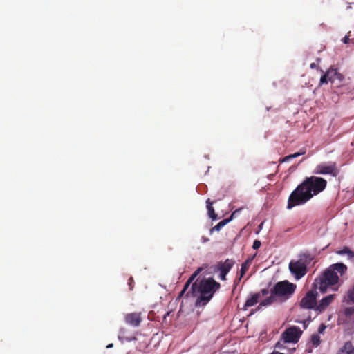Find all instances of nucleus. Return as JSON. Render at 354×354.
Instances as JSON below:
<instances>
[{
    "mask_svg": "<svg viewBox=\"0 0 354 354\" xmlns=\"http://www.w3.org/2000/svg\"><path fill=\"white\" fill-rule=\"evenodd\" d=\"M241 209L242 208H239L234 211L227 219H230L231 221L234 218L237 216V214L241 212Z\"/></svg>",
    "mask_w": 354,
    "mask_h": 354,
    "instance_id": "nucleus-25",
    "label": "nucleus"
},
{
    "mask_svg": "<svg viewBox=\"0 0 354 354\" xmlns=\"http://www.w3.org/2000/svg\"><path fill=\"white\" fill-rule=\"evenodd\" d=\"M124 330V329H120V333H121L122 332H123Z\"/></svg>",
    "mask_w": 354,
    "mask_h": 354,
    "instance_id": "nucleus-35",
    "label": "nucleus"
},
{
    "mask_svg": "<svg viewBox=\"0 0 354 354\" xmlns=\"http://www.w3.org/2000/svg\"><path fill=\"white\" fill-rule=\"evenodd\" d=\"M268 292H268V289H263V290H261V293H262V295H263V296H265V295H268Z\"/></svg>",
    "mask_w": 354,
    "mask_h": 354,
    "instance_id": "nucleus-31",
    "label": "nucleus"
},
{
    "mask_svg": "<svg viewBox=\"0 0 354 354\" xmlns=\"http://www.w3.org/2000/svg\"><path fill=\"white\" fill-rule=\"evenodd\" d=\"M207 265L205 264L199 267L190 276L185 283L179 297L185 295L186 297H197L196 306H205L213 297L214 293L221 288L219 283L216 282L213 278H203L198 283L195 281L192 283L195 278L203 270L207 268Z\"/></svg>",
    "mask_w": 354,
    "mask_h": 354,
    "instance_id": "nucleus-1",
    "label": "nucleus"
},
{
    "mask_svg": "<svg viewBox=\"0 0 354 354\" xmlns=\"http://www.w3.org/2000/svg\"><path fill=\"white\" fill-rule=\"evenodd\" d=\"M326 185L327 181L322 177H306L289 196L287 208L290 209L305 204L314 196L324 191Z\"/></svg>",
    "mask_w": 354,
    "mask_h": 354,
    "instance_id": "nucleus-2",
    "label": "nucleus"
},
{
    "mask_svg": "<svg viewBox=\"0 0 354 354\" xmlns=\"http://www.w3.org/2000/svg\"><path fill=\"white\" fill-rule=\"evenodd\" d=\"M234 263V261L229 259H226L223 263L219 262L218 263L214 270L220 272L219 277L221 280H226V275L233 267Z\"/></svg>",
    "mask_w": 354,
    "mask_h": 354,
    "instance_id": "nucleus-9",
    "label": "nucleus"
},
{
    "mask_svg": "<svg viewBox=\"0 0 354 354\" xmlns=\"http://www.w3.org/2000/svg\"><path fill=\"white\" fill-rule=\"evenodd\" d=\"M125 322L133 327H138L140 326L142 318L140 313H127L124 316Z\"/></svg>",
    "mask_w": 354,
    "mask_h": 354,
    "instance_id": "nucleus-11",
    "label": "nucleus"
},
{
    "mask_svg": "<svg viewBox=\"0 0 354 354\" xmlns=\"http://www.w3.org/2000/svg\"><path fill=\"white\" fill-rule=\"evenodd\" d=\"M346 271L347 267L344 263L333 264L324 271L321 277L315 280L313 286L315 289H319L321 292L325 293L329 286L339 282V279L337 274L339 273L342 277Z\"/></svg>",
    "mask_w": 354,
    "mask_h": 354,
    "instance_id": "nucleus-3",
    "label": "nucleus"
},
{
    "mask_svg": "<svg viewBox=\"0 0 354 354\" xmlns=\"http://www.w3.org/2000/svg\"><path fill=\"white\" fill-rule=\"evenodd\" d=\"M275 348H279V349H283L284 348V346L282 343L278 342L276 344H275Z\"/></svg>",
    "mask_w": 354,
    "mask_h": 354,
    "instance_id": "nucleus-29",
    "label": "nucleus"
},
{
    "mask_svg": "<svg viewBox=\"0 0 354 354\" xmlns=\"http://www.w3.org/2000/svg\"><path fill=\"white\" fill-rule=\"evenodd\" d=\"M336 253L339 255H346L348 259H352L354 257V252L348 247H344L342 250L337 251Z\"/></svg>",
    "mask_w": 354,
    "mask_h": 354,
    "instance_id": "nucleus-18",
    "label": "nucleus"
},
{
    "mask_svg": "<svg viewBox=\"0 0 354 354\" xmlns=\"http://www.w3.org/2000/svg\"><path fill=\"white\" fill-rule=\"evenodd\" d=\"M332 72L333 71H331V68H330L321 77L319 85L328 84V82H330V77H332Z\"/></svg>",
    "mask_w": 354,
    "mask_h": 354,
    "instance_id": "nucleus-17",
    "label": "nucleus"
},
{
    "mask_svg": "<svg viewBox=\"0 0 354 354\" xmlns=\"http://www.w3.org/2000/svg\"><path fill=\"white\" fill-rule=\"evenodd\" d=\"M337 354H354V346L352 342L350 341L345 342Z\"/></svg>",
    "mask_w": 354,
    "mask_h": 354,
    "instance_id": "nucleus-12",
    "label": "nucleus"
},
{
    "mask_svg": "<svg viewBox=\"0 0 354 354\" xmlns=\"http://www.w3.org/2000/svg\"><path fill=\"white\" fill-rule=\"evenodd\" d=\"M275 297H276L275 295H272L271 293L270 297L265 299L259 304V305L258 306V308H257L258 310L261 309V306H268V305L272 304L276 299Z\"/></svg>",
    "mask_w": 354,
    "mask_h": 354,
    "instance_id": "nucleus-19",
    "label": "nucleus"
},
{
    "mask_svg": "<svg viewBox=\"0 0 354 354\" xmlns=\"http://www.w3.org/2000/svg\"><path fill=\"white\" fill-rule=\"evenodd\" d=\"M261 245V243L260 241L255 240L253 243L252 248L254 250H257L260 248Z\"/></svg>",
    "mask_w": 354,
    "mask_h": 354,
    "instance_id": "nucleus-26",
    "label": "nucleus"
},
{
    "mask_svg": "<svg viewBox=\"0 0 354 354\" xmlns=\"http://www.w3.org/2000/svg\"><path fill=\"white\" fill-rule=\"evenodd\" d=\"M229 222H230V219H223V221H220L217 225H216L214 227H213L211 229V232L213 231H219L223 227H224L225 225H227Z\"/></svg>",
    "mask_w": 354,
    "mask_h": 354,
    "instance_id": "nucleus-21",
    "label": "nucleus"
},
{
    "mask_svg": "<svg viewBox=\"0 0 354 354\" xmlns=\"http://www.w3.org/2000/svg\"><path fill=\"white\" fill-rule=\"evenodd\" d=\"M314 259V256L308 252H305L299 255L297 261H291L289 263L290 272L297 279L303 277L307 272V266Z\"/></svg>",
    "mask_w": 354,
    "mask_h": 354,
    "instance_id": "nucleus-4",
    "label": "nucleus"
},
{
    "mask_svg": "<svg viewBox=\"0 0 354 354\" xmlns=\"http://www.w3.org/2000/svg\"><path fill=\"white\" fill-rule=\"evenodd\" d=\"M314 173L315 174H330L333 177H336L339 174V170L335 162H329L328 165L322 163L317 165Z\"/></svg>",
    "mask_w": 354,
    "mask_h": 354,
    "instance_id": "nucleus-7",
    "label": "nucleus"
},
{
    "mask_svg": "<svg viewBox=\"0 0 354 354\" xmlns=\"http://www.w3.org/2000/svg\"><path fill=\"white\" fill-rule=\"evenodd\" d=\"M321 339L320 337L317 334H313L311 336V343L315 347L318 346L320 344Z\"/></svg>",
    "mask_w": 354,
    "mask_h": 354,
    "instance_id": "nucleus-22",
    "label": "nucleus"
},
{
    "mask_svg": "<svg viewBox=\"0 0 354 354\" xmlns=\"http://www.w3.org/2000/svg\"><path fill=\"white\" fill-rule=\"evenodd\" d=\"M306 153V149H301L299 152H297V153H295L293 154H290L289 156H287L286 157H284L281 162H286V161H288L289 160H291V159H293L295 158H297L301 155H304Z\"/></svg>",
    "mask_w": 354,
    "mask_h": 354,
    "instance_id": "nucleus-20",
    "label": "nucleus"
},
{
    "mask_svg": "<svg viewBox=\"0 0 354 354\" xmlns=\"http://www.w3.org/2000/svg\"><path fill=\"white\" fill-rule=\"evenodd\" d=\"M326 328V325L324 324H322L318 328V333H323L324 331L325 330Z\"/></svg>",
    "mask_w": 354,
    "mask_h": 354,
    "instance_id": "nucleus-28",
    "label": "nucleus"
},
{
    "mask_svg": "<svg viewBox=\"0 0 354 354\" xmlns=\"http://www.w3.org/2000/svg\"><path fill=\"white\" fill-rule=\"evenodd\" d=\"M251 260L248 259L244 263L241 264V268L240 270V276L236 280V283H239L241 278L245 275V272L248 270L250 265Z\"/></svg>",
    "mask_w": 354,
    "mask_h": 354,
    "instance_id": "nucleus-15",
    "label": "nucleus"
},
{
    "mask_svg": "<svg viewBox=\"0 0 354 354\" xmlns=\"http://www.w3.org/2000/svg\"><path fill=\"white\" fill-rule=\"evenodd\" d=\"M302 331L297 326H292L287 328L282 333V339L286 343H297L300 336L301 335Z\"/></svg>",
    "mask_w": 354,
    "mask_h": 354,
    "instance_id": "nucleus-8",
    "label": "nucleus"
},
{
    "mask_svg": "<svg viewBox=\"0 0 354 354\" xmlns=\"http://www.w3.org/2000/svg\"><path fill=\"white\" fill-rule=\"evenodd\" d=\"M296 285L288 281H283L277 283L270 290V293L277 297H289L295 290Z\"/></svg>",
    "mask_w": 354,
    "mask_h": 354,
    "instance_id": "nucleus-5",
    "label": "nucleus"
},
{
    "mask_svg": "<svg viewBox=\"0 0 354 354\" xmlns=\"http://www.w3.org/2000/svg\"><path fill=\"white\" fill-rule=\"evenodd\" d=\"M342 41L344 44H348L350 41L349 37L348 35H346L344 38H342Z\"/></svg>",
    "mask_w": 354,
    "mask_h": 354,
    "instance_id": "nucleus-30",
    "label": "nucleus"
},
{
    "mask_svg": "<svg viewBox=\"0 0 354 354\" xmlns=\"http://www.w3.org/2000/svg\"><path fill=\"white\" fill-rule=\"evenodd\" d=\"M347 299L349 301L354 304V286L347 292Z\"/></svg>",
    "mask_w": 354,
    "mask_h": 354,
    "instance_id": "nucleus-23",
    "label": "nucleus"
},
{
    "mask_svg": "<svg viewBox=\"0 0 354 354\" xmlns=\"http://www.w3.org/2000/svg\"><path fill=\"white\" fill-rule=\"evenodd\" d=\"M318 293L315 290H311L307 292L306 295L301 299L299 306L302 308L305 309H314L315 310V307L317 305V297Z\"/></svg>",
    "mask_w": 354,
    "mask_h": 354,
    "instance_id": "nucleus-6",
    "label": "nucleus"
},
{
    "mask_svg": "<svg viewBox=\"0 0 354 354\" xmlns=\"http://www.w3.org/2000/svg\"><path fill=\"white\" fill-rule=\"evenodd\" d=\"M112 346H113V345H112V344H109V345H108V346H107V348H111V347H112Z\"/></svg>",
    "mask_w": 354,
    "mask_h": 354,
    "instance_id": "nucleus-34",
    "label": "nucleus"
},
{
    "mask_svg": "<svg viewBox=\"0 0 354 354\" xmlns=\"http://www.w3.org/2000/svg\"><path fill=\"white\" fill-rule=\"evenodd\" d=\"M336 297L335 294H331L329 295H327L326 297L322 298L319 304H317V306L315 307V310L319 313L324 312L329 306L330 304L335 300Z\"/></svg>",
    "mask_w": 354,
    "mask_h": 354,
    "instance_id": "nucleus-10",
    "label": "nucleus"
},
{
    "mask_svg": "<svg viewBox=\"0 0 354 354\" xmlns=\"http://www.w3.org/2000/svg\"><path fill=\"white\" fill-rule=\"evenodd\" d=\"M271 354H283V353H279L278 351H274Z\"/></svg>",
    "mask_w": 354,
    "mask_h": 354,
    "instance_id": "nucleus-33",
    "label": "nucleus"
},
{
    "mask_svg": "<svg viewBox=\"0 0 354 354\" xmlns=\"http://www.w3.org/2000/svg\"><path fill=\"white\" fill-rule=\"evenodd\" d=\"M207 203V209L208 212V215L209 218H211L212 220H216L217 218V215L215 213L214 209L212 206L214 202L211 201L209 198H208L206 201Z\"/></svg>",
    "mask_w": 354,
    "mask_h": 354,
    "instance_id": "nucleus-14",
    "label": "nucleus"
},
{
    "mask_svg": "<svg viewBox=\"0 0 354 354\" xmlns=\"http://www.w3.org/2000/svg\"><path fill=\"white\" fill-rule=\"evenodd\" d=\"M133 283H134V281H133V277H131L129 279V281H128V285H129V290H133Z\"/></svg>",
    "mask_w": 354,
    "mask_h": 354,
    "instance_id": "nucleus-27",
    "label": "nucleus"
},
{
    "mask_svg": "<svg viewBox=\"0 0 354 354\" xmlns=\"http://www.w3.org/2000/svg\"><path fill=\"white\" fill-rule=\"evenodd\" d=\"M332 72V77H330V82L335 83L336 80H338L339 82H342L344 80V76L339 72L337 71V69L331 68Z\"/></svg>",
    "mask_w": 354,
    "mask_h": 354,
    "instance_id": "nucleus-16",
    "label": "nucleus"
},
{
    "mask_svg": "<svg viewBox=\"0 0 354 354\" xmlns=\"http://www.w3.org/2000/svg\"><path fill=\"white\" fill-rule=\"evenodd\" d=\"M260 298V294L256 293L251 296L250 298H248L244 305L243 310H246L247 308L254 306L258 303L259 299Z\"/></svg>",
    "mask_w": 354,
    "mask_h": 354,
    "instance_id": "nucleus-13",
    "label": "nucleus"
},
{
    "mask_svg": "<svg viewBox=\"0 0 354 354\" xmlns=\"http://www.w3.org/2000/svg\"><path fill=\"white\" fill-rule=\"evenodd\" d=\"M344 315L347 317H351L354 315V307H347L344 310Z\"/></svg>",
    "mask_w": 354,
    "mask_h": 354,
    "instance_id": "nucleus-24",
    "label": "nucleus"
},
{
    "mask_svg": "<svg viewBox=\"0 0 354 354\" xmlns=\"http://www.w3.org/2000/svg\"><path fill=\"white\" fill-rule=\"evenodd\" d=\"M317 67V65L315 63H311L310 64V68L312 69L316 68Z\"/></svg>",
    "mask_w": 354,
    "mask_h": 354,
    "instance_id": "nucleus-32",
    "label": "nucleus"
}]
</instances>
